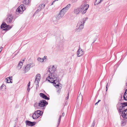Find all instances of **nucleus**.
Segmentation results:
<instances>
[{
    "instance_id": "obj_32",
    "label": "nucleus",
    "mask_w": 127,
    "mask_h": 127,
    "mask_svg": "<svg viewBox=\"0 0 127 127\" xmlns=\"http://www.w3.org/2000/svg\"><path fill=\"white\" fill-rule=\"evenodd\" d=\"M86 6V8L85 9V11H86L88 9V8L89 7V5L88 4H86L85 5Z\"/></svg>"
},
{
    "instance_id": "obj_4",
    "label": "nucleus",
    "mask_w": 127,
    "mask_h": 127,
    "mask_svg": "<svg viewBox=\"0 0 127 127\" xmlns=\"http://www.w3.org/2000/svg\"><path fill=\"white\" fill-rule=\"evenodd\" d=\"M121 104L122 103L119 102L116 106L117 109L120 115L121 114L122 112H124V109L125 108L124 106Z\"/></svg>"
},
{
    "instance_id": "obj_40",
    "label": "nucleus",
    "mask_w": 127,
    "mask_h": 127,
    "mask_svg": "<svg viewBox=\"0 0 127 127\" xmlns=\"http://www.w3.org/2000/svg\"><path fill=\"white\" fill-rule=\"evenodd\" d=\"M86 12V11H85V10H83L82 12V14H83L85 13Z\"/></svg>"
},
{
    "instance_id": "obj_63",
    "label": "nucleus",
    "mask_w": 127,
    "mask_h": 127,
    "mask_svg": "<svg viewBox=\"0 0 127 127\" xmlns=\"http://www.w3.org/2000/svg\"><path fill=\"white\" fill-rule=\"evenodd\" d=\"M126 99L127 100V95H126ZM126 100L127 101V100Z\"/></svg>"
},
{
    "instance_id": "obj_15",
    "label": "nucleus",
    "mask_w": 127,
    "mask_h": 127,
    "mask_svg": "<svg viewBox=\"0 0 127 127\" xmlns=\"http://www.w3.org/2000/svg\"><path fill=\"white\" fill-rule=\"evenodd\" d=\"M21 8H20V6H19L16 10V14H17L18 13L22 14V12H23L22 10L21 11V9H20Z\"/></svg>"
},
{
    "instance_id": "obj_5",
    "label": "nucleus",
    "mask_w": 127,
    "mask_h": 127,
    "mask_svg": "<svg viewBox=\"0 0 127 127\" xmlns=\"http://www.w3.org/2000/svg\"><path fill=\"white\" fill-rule=\"evenodd\" d=\"M14 20V21L15 19L16 18L15 17L13 18V15L12 14L7 15V17L5 19V21L8 24L9 23H11L12 20Z\"/></svg>"
},
{
    "instance_id": "obj_46",
    "label": "nucleus",
    "mask_w": 127,
    "mask_h": 127,
    "mask_svg": "<svg viewBox=\"0 0 127 127\" xmlns=\"http://www.w3.org/2000/svg\"><path fill=\"white\" fill-rule=\"evenodd\" d=\"M38 12L37 11V10H36V11L33 14V16H34L35 14L37 13Z\"/></svg>"
},
{
    "instance_id": "obj_28",
    "label": "nucleus",
    "mask_w": 127,
    "mask_h": 127,
    "mask_svg": "<svg viewBox=\"0 0 127 127\" xmlns=\"http://www.w3.org/2000/svg\"><path fill=\"white\" fill-rule=\"evenodd\" d=\"M84 4H83V5H82V9L83 10H85V9L86 8L85 5H86V2L85 1V2L84 3Z\"/></svg>"
},
{
    "instance_id": "obj_44",
    "label": "nucleus",
    "mask_w": 127,
    "mask_h": 127,
    "mask_svg": "<svg viewBox=\"0 0 127 127\" xmlns=\"http://www.w3.org/2000/svg\"><path fill=\"white\" fill-rule=\"evenodd\" d=\"M34 115H33H33L32 116V117L33 119H34V120H36V118H34Z\"/></svg>"
},
{
    "instance_id": "obj_54",
    "label": "nucleus",
    "mask_w": 127,
    "mask_h": 127,
    "mask_svg": "<svg viewBox=\"0 0 127 127\" xmlns=\"http://www.w3.org/2000/svg\"><path fill=\"white\" fill-rule=\"evenodd\" d=\"M69 98V93L68 94V96L66 97V99H68Z\"/></svg>"
},
{
    "instance_id": "obj_10",
    "label": "nucleus",
    "mask_w": 127,
    "mask_h": 127,
    "mask_svg": "<svg viewBox=\"0 0 127 127\" xmlns=\"http://www.w3.org/2000/svg\"><path fill=\"white\" fill-rule=\"evenodd\" d=\"M121 116L124 118L127 119V108L124 109V112H122Z\"/></svg>"
},
{
    "instance_id": "obj_49",
    "label": "nucleus",
    "mask_w": 127,
    "mask_h": 127,
    "mask_svg": "<svg viewBox=\"0 0 127 127\" xmlns=\"http://www.w3.org/2000/svg\"><path fill=\"white\" fill-rule=\"evenodd\" d=\"M55 1V0H54L52 3V4L50 5V6L54 4V2Z\"/></svg>"
},
{
    "instance_id": "obj_26",
    "label": "nucleus",
    "mask_w": 127,
    "mask_h": 127,
    "mask_svg": "<svg viewBox=\"0 0 127 127\" xmlns=\"http://www.w3.org/2000/svg\"><path fill=\"white\" fill-rule=\"evenodd\" d=\"M71 5V4H68L65 7H64L65 9L66 10H67L69 8Z\"/></svg>"
},
{
    "instance_id": "obj_14",
    "label": "nucleus",
    "mask_w": 127,
    "mask_h": 127,
    "mask_svg": "<svg viewBox=\"0 0 127 127\" xmlns=\"http://www.w3.org/2000/svg\"><path fill=\"white\" fill-rule=\"evenodd\" d=\"M64 15V13H60V12L59 14L57 16L56 19L57 20H59L60 19L62 18Z\"/></svg>"
},
{
    "instance_id": "obj_45",
    "label": "nucleus",
    "mask_w": 127,
    "mask_h": 127,
    "mask_svg": "<svg viewBox=\"0 0 127 127\" xmlns=\"http://www.w3.org/2000/svg\"><path fill=\"white\" fill-rule=\"evenodd\" d=\"M34 115H33H33L32 116V117L33 119H34V120H36V118H34Z\"/></svg>"
},
{
    "instance_id": "obj_9",
    "label": "nucleus",
    "mask_w": 127,
    "mask_h": 127,
    "mask_svg": "<svg viewBox=\"0 0 127 127\" xmlns=\"http://www.w3.org/2000/svg\"><path fill=\"white\" fill-rule=\"evenodd\" d=\"M39 95L43 99L48 100L50 99L49 96H49V97H48L46 95L43 93H40Z\"/></svg>"
},
{
    "instance_id": "obj_58",
    "label": "nucleus",
    "mask_w": 127,
    "mask_h": 127,
    "mask_svg": "<svg viewBox=\"0 0 127 127\" xmlns=\"http://www.w3.org/2000/svg\"><path fill=\"white\" fill-rule=\"evenodd\" d=\"M88 19V17H86L85 18V20H85L86 21V20H87Z\"/></svg>"
},
{
    "instance_id": "obj_31",
    "label": "nucleus",
    "mask_w": 127,
    "mask_h": 127,
    "mask_svg": "<svg viewBox=\"0 0 127 127\" xmlns=\"http://www.w3.org/2000/svg\"><path fill=\"white\" fill-rule=\"evenodd\" d=\"M38 103H37V102H36L34 104V106L36 108H38Z\"/></svg>"
},
{
    "instance_id": "obj_50",
    "label": "nucleus",
    "mask_w": 127,
    "mask_h": 127,
    "mask_svg": "<svg viewBox=\"0 0 127 127\" xmlns=\"http://www.w3.org/2000/svg\"><path fill=\"white\" fill-rule=\"evenodd\" d=\"M47 58V57L46 56H45L44 57H43V58L44 59V60H45L46 59V58Z\"/></svg>"
},
{
    "instance_id": "obj_38",
    "label": "nucleus",
    "mask_w": 127,
    "mask_h": 127,
    "mask_svg": "<svg viewBox=\"0 0 127 127\" xmlns=\"http://www.w3.org/2000/svg\"><path fill=\"white\" fill-rule=\"evenodd\" d=\"M38 8V9H37V10H37V11L39 12L41 10L40 6H39V8Z\"/></svg>"
},
{
    "instance_id": "obj_47",
    "label": "nucleus",
    "mask_w": 127,
    "mask_h": 127,
    "mask_svg": "<svg viewBox=\"0 0 127 127\" xmlns=\"http://www.w3.org/2000/svg\"><path fill=\"white\" fill-rule=\"evenodd\" d=\"M30 89L29 88V87L28 88V87H27V90L28 91V92H30Z\"/></svg>"
},
{
    "instance_id": "obj_34",
    "label": "nucleus",
    "mask_w": 127,
    "mask_h": 127,
    "mask_svg": "<svg viewBox=\"0 0 127 127\" xmlns=\"http://www.w3.org/2000/svg\"><path fill=\"white\" fill-rule=\"evenodd\" d=\"M45 6V4H41V8H44Z\"/></svg>"
},
{
    "instance_id": "obj_12",
    "label": "nucleus",
    "mask_w": 127,
    "mask_h": 127,
    "mask_svg": "<svg viewBox=\"0 0 127 127\" xmlns=\"http://www.w3.org/2000/svg\"><path fill=\"white\" fill-rule=\"evenodd\" d=\"M30 64H28L25 66L24 68V73H25L30 69Z\"/></svg>"
},
{
    "instance_id": "obj_11",
    "label": "nucleus",
    "mask_w": 127,
    "mask_h": 127,
    "mask_svg": "<svg viewBox=\"0 0 127 127\" xmlns=\"http://www.w3.org/2000/svg\"><path fill=\"white\" fill-rule=\"evenodd\" d=\"M41 79V75L40 74H37L35 76V83L36 82L39 83L40 79Z\"/></svg>"
},
{
    "instance_id": "obj_51",
    "label": "nucleus",
    "mask_w": 127,
    "mask_h": 127,
    "mask_svg": "<svg viewBox=\"0 0 127 127\" xmlns=\"http://www.w3.org/2000/svg\"><path fill=\"white\" fill-rule=\"evenodd\" d=\"M65 114L64 113V112H63L62 113V115H61V116L64 117V116Z\"/></svg>"
},
{
    "instance_id": "obj_7",
    "label": "nucleus",
    "mask_w": 127,
    "mask_h": 127,
    "mask_svg": "<svg viewBox=\"0 0 127 127\" xmlns=\"http://www.w3.org/2000/svg\"><path fill=\"white\" fill-rule=\"evenodd\" d=\"M25 123L26 126L32 127L35 125L36 123L35 122H32L27 120L26 121Z\"/></svg>"
},
{
    "instance_id": "obj_48",
    "label": "nucleus",
    "mask_w": 127,
    "mask_h": 127,
    "mask_svg": "<svg viewBox=\"0 0 127 127\" xmlns=\"http://www.w3.org/2000/svg\"><path fill=\"white\" fill-rule=\"evenodd\" d=\"M77 0H72V2H75L77 1Z\"/></svg>"
},
{
    "instance_id": "obj_57",
    "label": "nucleus",
    "mask_w": 127,
    "mask_h": 127,
    "mask_svg": "<svg viewBox=\"0 0 127 127\" xmlns=\"http://www.w3.org/2000/svg\"><path fill=\"white\" fill-rule=\"evenodd\" d=\"M37 83L36 84V86H39V83H38V82H36Z\"/></svg>"
},
{
    "instance_id": "obj_25",
    "label": "nucleus",
    "mask_w": 127,
    "mask_h": 127,
    "mask_svg": "<svg viewBox=\"0 0 127 127\" xmlns=\"http://www.w3.org/2000/svg\"><path fill=\"white\" fill-rule=\"evenodd\" d=\"M127 92V89L125 90V92L124 93V95L123 97L124 100H127L126 99V96L127 94L126 93Z\"/></svg>"
},
{
    "instance_id": "obj_16",
    "label": "nucleus",
    "mask_w": 127,
    "mask_h": 127,
    "mask_svg": "<svg viewBox=\"0 0 127 127\" xmlns=\"http://www.w3.org/2000/svg\"><path fill=\"white\" fill-rule=\"evenodd\" d=\"M31 2V1H29V0H24L23 1V3L25 5H28Z\"/></svg>"
},
{
    "instance_id": "obj_3",
    "label": "nucleus",
    "mask_w": 127,
    "mask_h": 127,
    "mask_svg": "<svg viewBox=\"0 0 127 127\" xmlns=\"http://www.w3.org/2000/svg\"><path fill=\"white\" fill-rule=\"evenodd\" d=\"M55 84L52 83L56 88L58 89L59 90L57 91V92L59 94L61 91V89L62 88V85L60 83L59 79L57 80V81L55 82Z\"/></svg>"
},
{
    "instance_id": "obj_56",
    "label": "nucleus",
    "mask_w": 127,
    "mask_h": 127,
    "mask_svg": "<svg viewBox=\"0 0 127 127\" xmlns=\"http://www.w3.org/2000/svg\"><path fill=\"white\" fill-rule=\"evenodd\" d=\"M39 86H36V90H37V89L39 88Z\"/></svg>"
},
{
    "instance_id": "obj_53",
    "label": "nucleus",
    "mask_w": 127,
    "mask_h": 127,
    "mask_svg": "<svg viewBox=\"0 0 127 127\" xmlns=\"http://www.w3.org/2000/svg\"><path fill=\"white\" fill-rule=\"evenodd\" d=\"M19 107V105H18L16 104V105L15 108H18Z\"/></svg>"
},
{
    "instance_id": "obj_27",
    "label": "nucleus",
    "mask_w": 127,
    "mask_h": 127,
    "mask_svg": "<svg viewBox=\"0 0 127 127\" xmlns=\"http://www.w3.org/2000/svg\"><path fill=\"white\" fill-rule=\"evenodd\" d=\"M78 8L79 11V13L80 12H82L83 9H82V5H81Z\"/></svg>"
},
{
    "instance_id": "obj_6",
    "label": "nucleus",
    "mask_w": 127,
    "mask_h": 127,
    "mask_svg": "<svg viewBox=\"0 0 127 127\" xmlns=\"http://www.w3.org/2000/svg\"><path fill=\"white\" fill-rule=\"evenodd\" d=\"M48 103V102L45 100L42 99L40 101L38 105L40 107H44L47 105Z\"/></svg>"
},
{
    "instance_id": "obj_62",
    "label": "nucleus",
    "mask_w": 127,
    "mask_h": 127,
    "mask_svg": "<svg viewBox=\"0 0 127 127\" xmlns=\"http://www.w3.org/2000/svg\"><path fill=\"white\" fill-rule=\"evenodd\" d=\"M25 59H24L23 60L22 62H24V61H25Z\"/></svg>"
},
{
    "instance_id": "obj_42",
    "label": "nucleus",
    "mask_w": 127,
    "mask_h": 127,
    "mask_svg": "<svg viewBox=\"0 0 127 127\" xmlns=\"http://www.w3.org/2000/svg\"><path fill=\"white\" fill-rule=\"evenodd\" d=\"M30 81H29L28 83V85H27V87H30Z\"/></svg>"
},
{
    "instance_id": "obj_59",
    "label": "nucleus",
    "mask_w": 127,
    "mask_h": 127,
    "mask_svg": "<svg viewBox=\"0 0 127 127\" xmlns=\"http://www.w3.org/2000/svg\"><path fill=\"white\" fill-rule=\"evenodd\" d=\"M42 62H44V59L43 58H42Z\"/></svg>"
},
{
    "instance_id": "obj_24",
    "label": "nucleus",
    "mask_w": 127,
    "mask_h": 127,
    "mask_svg": "<svg viewBox=\"0 0 127 127\" xmlns=\"http://www.w3.org/2000/svg\"><path fill=\"white\" fill-rule=\"evenodd\" d=\"M74 13L77 14H79V11L78 9V8L77 9H75L74 10Z\"/></svg>"
},
{
    "instance_id": "obj_36",
    "label": "nucleus",
    "mask_w": 127,
    "mask_h": 127,
    "mask_svg": "<svg viewBox=\"0 0 127 127\" xmlns=\"http://www.w3.org/2000/svg\"><path fill=\"white\" fill-rule=\"evenodd\" d=\"M1 32V33H2V34H4L6 32H5V31H2V30H0V32Z\"/></svg>"
},
{
    "instance_id": "obj_18",
    "label": "nucleus",
    "mask_w": 127,
    "mask_h": 127,
    "mask_svg": "<svg viewBox=\"0 0 127 127\" xmlns=\"http://www.w3.org/2000/svg\"><path fill=\"white\" fill-rule=\"evenodd\" d=\"M103 0H96L94 2V5H98L99 4L100 2Z\"/></svg>"
},
{
    "instance_id": "obj_20",
    "label": "nucleus",
    "mask_w": 127,
    "mask_h": 127,
    "mask_svg": "<svg viewBox=\"0 0 127 127\" xmlns=\"http://www.w3.org/2000/svg\"><path fill=\"white\" fill-rule=\"evenodd\" d=\"M61 117L62 116L61 115H60V116L58 119V122L57 125V127H58L59 126V125L61 122Z\"/></svg>"
},
{
    "instance_id": "obj_30",
    "label": "nucleus",
    "mask_w": 127,
    "mask_h": 127,
    "mask_svg": "<svg viewBox=\"0 0 127 127\" xmlns=\"http://www.w3.org/2000/svg\"><path fill=\"white\" fill-rule=\"evenodd\" d=\"M122 104L124 106V108L126 106H127V102H124L123 103H122Z\"/></svg>"
},
{
    "instance_id": "obj_43",
    "label": "nucleus",
    "mask_w": 127,
    "mask_h": 127,
    "mask_svg": "<svg viewBox=\"0 0 127 127\" xmlns=\"http://www.w3.org/2000/svg\"><path fill=\"white\" fill-rule=\"evenodd\" d=\"M38 111V110H37L35 111L33 113V115H34L35 114H37V113Z\"/></svg>"
},
{
    "instance_id": "obj_52",
    "label": "nucleus",
    "mask_w": 127,
    "mask_h": 127,
    "mask_svg": "<svg viewBox=\"0 0 127 127\" xmlns=\"http://www.w3.org/2000/svg\"><path fill=\"white\" fill-rule=\"evenodd\" d=\"M40 116L39 115H37V117H36V119H37L38 118H39V117Z\"/></svg>"
},
{
    "instance_id": "obj_39",
    "label": "nucleus",
    "mask_w": 127,
    "mask_h": 127,
    "mask_svg": "<svg viewBox=\"0 0 127 127\" xmlns=\"http://www.w3.org/2000/svg\"><path fill=\"white\" fill-rule=\"evenodd\" d=\"M101 100H98V101L95 103V105H98V103Z\"/></svg>"
},
{
    "instance_id": "obj_33",
    "label": "nucleus",
    "mask_w": 127,
    "mask_h": 127,
    "mask_svg": "<svg viewBox=\"0 0 127 127\" xmlns=\"http://www.w3.org/2000/svg\"><path fill=\"white\" fill-rule=\"evenodd\" d=\"M4 86H5V87H6V86H5V85L4 84H2L0 86V89H1V90H2L3 91V87Z\"/></svg>"
},
{
    "instance_id": "obj_29",
    "label": "nucleus",
    "mask_w": 127,
    "mask_h": 127,
    "mask_svg": "<svg viewBox=\"0 0 127 127\" xmlns=\"http://www.w3.org/2000/svg\"><path fill=\"white\" fill-rule=\"evenodd\" d=\"M28 64H30L29 65H30V68L31 67H32L35 65L33 63H31Z\"/></svg>"
},
{
    "instance_id": "obj_37",
    "label": "nucleus",
    "mask_w": 127,
    "mask_h": 127,
    "mask_svg": "<svg viewBox=\"0 0 127 127\" xmlns=\"http://www.w3.org/2000/svg\"><path fill=\"white\" fill-rule=\"evenodd\" d=\"M37 60L40 62H42V58L39 57L37 58Z\"/></svg>"
},
{
    "instance_id": "obj_17",
    "label": "nucleus",
    "mask_w": 127,
    "mask_h": 127,
    "mask_svg": "<svg viewBox=\"0 0 127 127\" xmlns=\"http://www.w3.org/2000/svg\"><path fill=\"white\" fill-rule=\"evenodd\" d=\"M23 62H21V61L19 62L17 68L18 69H19L21 68L23 64Z\"/></svg>"
},
{
    "instance_id": "obj_61",
    "label": "nucleus",
    "mask_w": 127,
    "mask_h": 127,
    "mask_svg": "<svg viewBox=\"0 0 127 127\" xmlns=\"http://www.w3.org/2000/svg\"><path fill=\"white\" fill-rule=\"evenodd\" d=\"M97 38V37H96V38H95V40L94 41V42L92 43H93L95 42V41L96 40V39Z\"/></svg>"
},
{
    "instance_id": "obj_22",
    "label": "nucleus",
    "mask_w": 127,
    "mask_h": 127,
    "mask_svg": "<svg viewBox=\"0 0 127 127\" xmlns=\"http://www.w3.org/2000/svg\"><path fill=\"white\" fill-rule=\"evenodd\" d=\"M67 10H66L65 9V8H63L62 10L60 11V13H64V15L65 14V12H66Z\"/></svg>"
},
{
    "instance_id": "obj_21",
    "label": "nucleus",
    "mask_w": 127,
    "mask_h": 127,
    "mask_svg": "<svg viewBox=\"0 0 127 127\" xmlns=\"http://www.w3.org/2000/svg\"><path fill=\"white\" fill-rule=\"evenodd\" d=\"M43 113V111H41L40 110H38V111L37 113V115H38L40 116H42Z\"/></svg>"
},
{
    "instance_id": "obj_13",
    "label": "nucleus",
    "mask_w": 127,
    "mask_h": 127,
    "mask_svg": "<svg viewBox=\"0 0 127 127\" xmlns=\"http://www.w3.org/2000/svg\"><path fill=\"white\" fill-rule=\"evenodd\" d=\"M12 76H10L7 78H6L5 79V80H6V82L7 83H12Z\"/></svg>"
},
{
    "instance_id": "obj_19",
    "label": "nucleus",
    "mask_w": 127,
    "mask_h": 127,
    "mask_svg": "<svg viewBox=\"0 0 127 127\" xmlns=\"http://www.w3.org/2000/svg\"><path fill=\"white\" fill-rule=\"evenodd\" d=\"M20 8L22 9L23 12L26 9L25 6H24V4H22L20 5Z\"/></svg>"
},
{
    "instance_id": "obj_1",
    "label": "nucleus",
    "mask_w": 127,
    "mask_h": 127,
    "mask_svg": "<svg viewBox=\"0 0 127 127\" xmlns=\"http://www.w3.org/2000/svg\"><path fill=\"white\" fill-rule=\"evenodd\" d=\"M48 71L51 74V77L50 75L46 78V80L49 82L50 83H53L55 84V82L58 79L59 76H58L56 74L55 72V69H53L52 68L50 67L49 68Z\"/></svg>"
},
{
    "instance_id": "obj_55",
    "label": "nucleus",
    "mask_w": 127,
    "mask_h": 127,
    "mask_svg": "<svg viewBox=\"0 0 127 127\" xmlns=\"http://www.w3.org/2000/svg\"><path fill=\"white\" fill-rule=\"evenodd\" d=\"M34 116V118H36L37 117V115H36V114H35Z\"/></svg>"
},
{
    "instance_id": "obj_60",
    "label": "nucleus",
    "mask_w": 127,
    "mask_h": 127,
    "mask_svg": "<svg viewBox=\"0 0 127 127\" xmlns=\"http://www.w3.org/2000/svg\"><path fill=\"white\" fill-rule=\"evenodd\" d=\"M50 67L51 68H52L53 69H54V68H55V67H54V65H53V66H52V67Z\"/></svg>"
},
{
    "instance_id": "obj_2",
    "label": "nucleus",
    "mask_w": 127,
    "mask_h": 127,
    "mask_svg": "<svg viewBox=\"0 0 127 127\" xmlns=\"http://www.w3.org/2000/svg\"><path fill=\"white\" fill-rule=\"evenodd\" d=\"M85 21L84 20V19H83L82 22V21L79 22L77 24L76 27H79L78 28L76 29V31L77 32H80L82 30V29L84 28V24L85 23Z\"/></svg>"
},
{
    "instance_id": "obj_64",
    "label": "nucleus",
    "mask_w": 127,
    "mask_h": 127,
    "mask_svg": "<svg viewBox=\"0 0 127 127\" xmlns=\"http://www.w3.org/2000/svg\"><path fill=\"white\" fill-rule=\"evenodd\" d=\"M13 25H12L11 26H10V27H11V28H12V27H13Z\"/></svg>"
},
{
    "instance_id": "obj_23",
    "label": "nucleus",
    "mask_w": 127,
    "mask_h": 127,
    "mask_svg": "<svg viewBox=\"0 0 127 127\" xmlns=\"http://www.w3.org/2000/svg\"><path fill=\"white\" fill-rule=\"evenodd\" d=\"M126 120L125 119L123 120L121 122V125L122 126H124L126 124Z\"/></svg>"
},
{
    "instance_id": "obj_8",
    "label": "nucleus",
    "mask_w": 127,
    "mask_h": 127,
    "mask_svg": "<svg viewBox=\"0 0 127 127\" xmlns=\"http://www.w3.org/2000/svg\"><path fill=\"white\" fill-rule=\"evenodd\" d=\"M84 54V51L82 50L80 48V46H79V49L77 52V56L78 57H80L83 55Z\"/></svg>"
},
{
    "instance_id": "obj_41",
    "label": "nucleus",
    "mask_w": 127,
    "mask_h": 127,
    "mask_svg": "<svg viewBox=\"0 0 127 127\" xmlns=\"http://www.w3.org/2000/svg\"><path fill=\"white\" fill-rule=\"evenodd\" d=\"M108 83H107V85H106V92L107 91V88H108Z\"/></svg>"
},
{
    "instance_id": "obj_35",
    "label": "nucleus",
    "mask_w": 127,
    "mask_h": 127,
    "mask_svg": "<svg viewBox=\"0 0 127 127\" xmlns=\"http://www.w3.org/2000/svg\"><path fill=\"white\" fill-rule=\"evenodd\" d=\"M95 120H94L93 121V122L91 126H92L93 127H94L95 123Z\"/></svg>"
}]
</instances>
